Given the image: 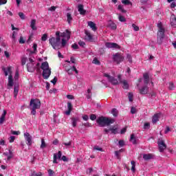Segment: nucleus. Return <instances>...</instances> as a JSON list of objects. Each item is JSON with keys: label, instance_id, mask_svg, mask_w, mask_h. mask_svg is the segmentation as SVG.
Segmentation results:
<instances>
[{"label": "nucleus", "instance_id": "obj_47", "mask_svg": "<svg viewBox=\"0 0 176 176\" xmlns=\"http://www.w3.org/2000/svg\"><path fill=\"white\" fill-rule=\"evenodd\" d=\"M67 108L68 110L72 111V103H71V102H67Z\"/></svg>", "mask_w": 176, "mask_h": 176}, {"label": "nucleus", "instance_id": "obj_57", "mask_svg": "<svg viewBox=\"0 0 176 176\" xmlns=\"http://www.w3.org/2000/svg\"><path fill=\"white\" fill-rule=\"evenodd\" d=\"M174 84L173 82H170L169 83V87H168V89L169 90H173L174 89Z\"/></svg>", "mask_w": 176, "mask_h": 176}, {"label": "nucleus", "instance_id": "obj_10", "mask_svg": "<svg viewBox=\"0 0 176 176\" xmlns=\"http://www.w3.org/2000/svg\"><path fill=\"white\" fill-rule=\"evenodd\" d=\"M25 140L27 142L26 144L29 146L32 145V136L30 135L28 132L24 133Z\"/></svg>", "mask_w": 176, "mask_h": 176}, {"label": "nucleus", "instance_id": "obj_64", "mask_svg": "<svg viewBox=\"0 0 176 176\" xmlns=\"http://www.w3.org/2000/svg\"><path fill=\"white\" fill-rule=\"evenodd\" d=\"M15 138H16L14 136H10V142H14Z\"/></svg>", "mask_w": 176, "mask_h": 176}, {"label": "nucleus", "instance_id": "obj_9", "mask_svg": "<svg viewBox=\"0 0 176 176\" xmlns=\"http://www.w3.org/2000/svg\"><path fill=\"white\" fill-rule=\"evenodd\" d=\"M3 71L4 72L5 76H8V75H9V74H10L8 77V80H13V76H12V74H12V68L11 67H8L7 69L3 67Z\"/></svg>", "mask_w": 176, "mask_h": 176}, {"label": "nucleus", "instance_id": "obj_51", "mask_svg": "<svg viewBox=\"0 0 176 176\" xmlns=\"http://www.w3.org/2000/svg\"><path fill=\"white\" fill-rule=\"evenodd\" d=\"M11 133L13 134V135H19L20 134V131H11Z\"/></svg>", "mask_w": 176, "mask_h": 176}, {"label": "nucleus", "instance_id": "obj_43", "mask_svg": "<svg viewBox=\"0 0 176 176\" xmlns=\"http://www.w3.org/2000/svg\"><path fill=\"white\" fill-rule=\"evenodd\" d=\"M126 58L129 63H133V58H131V55L127 54Z\"/></svg>", "mask_w": 176, "mask_h": 176}, {"label": "nucleus", "instance_id": "obj_61", "mask_svg": "<svg viewBox=\"0 0 176 176\" xmlns=\"http://www.w3.org/2000/svg\"><path fill=\"white\" fill-rule=\"evenodd\" d=\"M127 131V127H124L122 129H121L120 134H124Z\"/></svg>", "mask_w": 176, "mask_h": 176}, {"label": "nucleus", "instance_id": "obj_7", "mask_svg": "<svg viewBox=\"0 0 176 176\" xmlns=\"http://www.w3.org/2000/svg\"><path fill=\"white\" fill-rule=\"evenodd\" d=\"M103 76H104L105 78H107L109 82H110V83H111V85H119V80H118V79L115 78V77L111 76L109 74L104 73L103 74Z\"/></svg>", "mask_w": 176, "mask_h": 176}, {"label": "nucleus", "instance_id": "obj_29", "mask_svg": "<svg viewBox=\"0 0 176 176\" xmlns=\"http://www.w3.org/2000/svg\"><path fill=\"white\" fill-rule=\"evenodd\" d=\"M67 21L68 24H71V23H72V20H74V19L72 18V15H71V14L69 12H67Z\"/></svg>", "mask_w": 176, "mask_h": 176}, {"label": "nucleus", "instance_id": "obj_62", "mask_svg": "<svg viewBox=\"0 0 176 176\" xmlns=\"http://www.w3.org/2000/svg\"><path fill=\"white\" fill-rule=\"evenodd\" d=\"M82 119H83V120H85V122H87V120H89V116H87V115H84V116H82Z\"/></svg>", "mask_w": 176, "mask_h": 176}, {"label": "nucleus", "instance_id": "obj_25", "mask_svg": "<svg viewBox=\"0 0 176 176\" xmlns=\"http://www.w3.org/2000/svg\"><path fill=\"white\" fill-rule=\"evenodd\" d=\"M5 118H6V110H3V112L0 118V124H2L5 122Z\"/></svg>", "mask_w": 176, "mask_h": 176}, {"label": "nucleus", "instance_id": "obj_31", "mask_svg": "<svg viewBox=\"0 0 176 176\" xmlns=\"http://www.w3.org/2000/svg\"><path fill=\"white\" fill-rule=\"evenodd\" d=\"M130 142L133 144V145H135L137 144V140L135 139V136L134 134L131 135Z\"/></svg>", "mask_w": 176, "mask_h": 176}, {"label": "nucleus", "instance_id": "obj_4", "mask_svg": "<svg viewBox=\"0 0 176 176\" xmlns=\"http://www.w3.org/2000/svg\"><path fill=\"white\" fill-rule=\"evenodd\" d=\"M41 69H43V79H49L50 75H52V69L49 67V63L44 62L41 64Z\"/></svg>", "mask_w": 176, "mask_h": 176}, {"label": "nucleus", "instance_id": "obj_8", "mask_svg": "<svg viewBox=\"0 0 176 176\" xmlns=\"http://www.w3.org/2000/svg\"><path fill=\"white\" fill-rule=\"evenodd\" d=\"M157 144H158L160 152H161V153L164 152V149H166V148H167V145L164 142V140H163L162 139H159Z\"/></svg>", "mask_w": 176, "mask_h": 176}, {"label": "nucleus", "instance_id": "obj_20", "mask_svg": "<svg viewBox=\"0 0 176 176\" xmlns=\"http://www.w3.org/2000/svg\"><path fill=\"white\" fill-rule=\"evenodd\" d=\"M170 24L174 28H176V16L174 14H172L170 16Z\"/></svg>", "mask_w": 176, "mask_h": 176}, {"label": "nucleus", "instance_id": "obj_46", "mask_svg": "<svg viewBox=\"0 0 176 176\" xmlns=\"http://www.w3.org/2000/svg\"><path fill=\"white\" fill-rule=\"evenodd\" d=\"M118 9L122 12V13H126V10L123 9V7L121 5L118 6Z\"/></svg>", "mask_w": 176, "mask_h": 176}, {"label": "nucleus", "instance_id": "obj_39", "mask_svg": "<svg viewBox=\"0 0 176 176\" xmlns=\"http://www.w3.org/2000/svg\"><path fill=\"white\" fill-rule=\"evenodd\" d=\"M122 3H123L124 5H131V2L130 1V0H122Z\"/></svg>", "mask_w": 176, "mask_h": 176}, {"label": "nucleus", "instance_id": "obj_19", "mask_svg": "<svg viewBox=\"0 0 176 176\" xmlns=\"http://www.w3.org/2000/svg\"><path fill=\"white\" fill-rule=\"evenodd\" d=\"M36 20L35 19H32L30 22V27L33 31H36L38 30V28L36 26Z\"/></svg>", "mask_w": 176, "mask_h": 176}, {"label": "nucleus", "instance_id": "obj_37", "mask_svg": "<svg viewBox=\"0 0 176 176\" xmlns=\"http://www.w3.org/2000/svg\"><path fill=\"white\" fill-rule=\"evenodd\" d=\"M41 41H43V42H45V41H47V34H43L41 37Z\"/></svg>", "mask_w": 176, "mask_h": 176}, {"label": "nucleus", "instance_id": "obj_15", "mask_svg": "<svg viewBox=\"0 0 176 176\" xmlns=\"http://www.w3.org/2000/svg\"><path fill=\"white\" fill-rule=\"evenodd\" d=\"M3 155H4V156L7 157V161H6L7 162H8L12 159H13V157L14 156L13 155V152L12 151V150H9L8 152L3 153Z\"/></svg>", "mask_w": 176, "mask_h": 176}, {"label": "nucleus", "instance_id": "obj_13", "mask_svg": "<svg viewBox=\"0 0 176 176\" xmlns=\"http://www.w3.org/2000/svg\"><path fill=\"white\" fill-rule=\"evenodd\" d=\"M105 46L109 49H120V46L115 43H106Z\"/></svg>", "mask_w": 176, "mask_h": 176}, {"label": "nucleus", "instance_id": "obj_56", "mask_svg": "<svg viewBox=\"0 0 176 176\" xmlns=\"http://www.w3.org/2000/svg\"><path fill=\"white\" fill-rule=\"evenodd\" d=\"M90 119L91 120H96V119H97V116L95 114H91L90 116Z\"/></svg>", "mask_w": 176, "mask_h": 176}, {"label": "nucleus", "instance_id": "obj_42", "mask_svg": "<svg viewBox=\"0 0 176 176\" xmlns=\"http://www.w3.org/2000/svg\"><path fill=\"white\" fill-rule=\"evenodd\" d=\"M78 45L79 46H80L81 47H85V46H86V43H85V41H80L78 42Z\"/></svg>", "mask_w": 176, "mask_h": 176}, {"label": "nucleus", "instance_id": "obj_44", "mask_svg": "<svg viewBox=\"0 0 176 176\" xmlns=\"http://www.w3.org/2000/svg\"><path fill=\"white\" fill-rule=\"evenodd\" d=\"M93 64H96V65H100V63L97 58H94L93 60Z\"/></svg>", "mask_w": 176, "mask_h": 176}, {"label": "nucleus", "instance_id": "obj_1", "mask_svg": "<svg viewBox=\"0 0 176 176\" xmlns=\"http://www.w3.org/2000/svg\"><path fill=\"white\" fill-rule=\"evenodd\" d=\"M56 38L52 37L50 38V43L51 46H52L53 49H60V46L61 45V38H66L67 41L71 39V32L69 30H66L65 32L60 33V32H56Z\"/></svg>", "mask_w": 176, "mask_h": 176}, {"label": "nucleus", "instance_id": "obj_53", "mask_svg": "<svg viewBox=\"0 0 176 176\" xmlns=\"http://www.w3.org/2000/svg\"><path fill=\"white\" fill-rule=\"evenodd\" d=\"M8 86H9V87H12V86H13V80H8Z\"/></svg>", "mask_w": 176, "mask_h": 176}, {"label": "nucleus", "instance_id": "obj_59", "mask_svg": "<svg viewBox=\"0 0 176 176\" xmlns=\"http://www.w3.org/2000/svg\"><path fill=\"white\" fill-rule=\"evenodd\" d=\"M60 160H63V162H68V158H67L65 155H63Z\"/></svg>", "mask_w": 176, "mask_h": 176}, {"label": "nucleus", "instance_id": "obj_34", "mask_svg": "<svg viewBox=\"0 0 176 176\" xmlns=\"http://www.w3.org/2000/svg\"><path fill=\"white\" fill-rule=\"evenodd\" d=\"M17 94H19V89H17V87H14V98H16Z\"/></svg>", "mask_w": 176, "mask_h": 176}, {"label": "nucleus", "instance_id": "obj_50", "mask_svg": "<svg viewBox=\"0 0 176 176\" xmlns=\"http://www.w3.org/2000/svg\"><path fill=\"white\" fill-rule=\"evenodd\" d=\"M72 49H74V50H76V49H79V46L78 45V44L74 43L72 45Z\"/></svg>", "mask_w": 176, "mask_h": 176}, {"label": "nucleus", "instance_id": "obj_26", "mask_svg": "<svg viewBox=\"0 0 176 176\" xmlns=\"http://www.w3.org/2000/svg\"><path fill=\"white\" fill-rule=\"evenodd\" d=\"M78 12L80 14H86V10L83 9V6L82 5H78Z\"/></svg>", "mask_w": 176, "mask_h": 176}, {"label": "nucleus", "instance_id": "obj_49", "mask_svg": "<svg viewBox=\"0 0 176 176\" xmlns=\"http://www.w3.org/2000/svg\"><path fill=\"white\" fill-rule=\"evenodd\" d=\"M19 17L22 19L24 20L25 19V16L24 15V13L23 12H19Z\"/></svg>", "mask_w": 176, "mask_h": 176}, {"label": "nucleus", "instance_id": "obj_12", "mask_svg": "<svg viewBox=\"0 0 176 176\" xmlns=\"http://www.w3.org/2000/svg\"><path fill=\"white\" fill-rule=\"evenodd\" d=\"M61 156H63V153H61V151H58V153H54V160H53V163L54 164H57V163H58L57 162V159H58L59 160H61Z\"/></svg>", "mask_w": 176, "mask_h": 176}, {"label": "nucleus", "instance_id": "obj_45", "mask_svg": "<svg viewBox=\"0 0 176 176\" xmlns=\"http://www.w3.org/2000/svg\"><path fill=\"white\" fill-rule=\"evenodd\" d=\"M47 171L49 176H54V172L53 171V170L49 169Z\"/></svg>", "mask_w": 176, "mask_h": 176}, {"label": "nucleus", "instance_id": "obj_55", "mask_svg": "<svg viewBox=\"0 0 176 176\" xmlns=\"http://www.w3.org/2000/svg\"><path fill=\"white\" fill-rule=\"evenodd\" d=\"M72 144V142L69 141V142H63V145H65V146H71Z\"/></svg>", "mask_w": 176, "mask_h": 176}, {"label": "nucleus", "instance_id": "obj_11", "mask_svg": "<svg viewBox=\"0 0 176 176\" xmlns=\"http://www.w3.org/2000/svg\"><path fill=\"white\" fill-rule=\"evenodd\" d=\"M118 78L119 82L122 83L123 89H129V83L127 82V80H122V74H119L118 76Z\"/></svg>", "mask_w": 176, "mask_h": 176}, {"label": "nucleus", "instance_id": "obj_40", "mask_svg": "<svg viewBox=\"0 0 176 176\" xmlns=\"http://www.w3.org/2000/svg\"><path fill=\"white\" fill-rule=\"evenodd\" d=\"M132 28H133V30H135V31H140V27H138V25H136L134 24V23L132 24Z\"/></svg>", "mask_w": 176, "mask_h": 176}, {"label": "nucleus", "instance_id": "obj_32", "mask_svg": "<svg viewBox=\"0 0 176 176\" xmlns=\"http://www.w3.org/2000/svg\"><path fill=\"white\" fill-rule=\"evenodd\" d=\"M131 164L132 165L131 171L135 173V161H131Z\"/></svg>", "mask_w": 176, "mask_h": 176}, {"label": "nucleus", "instance_id": "obj_35", "mask_svg": "<svg viewBox=\"0 0 176 176\" xmlns=\"http://www.w3.org/2000/svg\"><path fill=\"white\" fill-rule=\"evenodd\" d=\"M111 113L113 115V116H118V109H113L112 111H111Z\"/></svg>", "mask_w": 176, "mask_h": 176}, {"label": "nucleus", "instance_id": "obj_18", "mask_svg": "<svg viewBox=\"0 0 176 176\" xmlns=\"http://www.w3.org/2000/svg\"><path fill=\"white\" fill-rule=\"evenodd\" d=\"M27 69L28 72H34V71H35V65H34L32 63H28Z\"/></svg>", "mask_w": 176, "mask_h": 176}, {"label": "nucleus", "instance_id": "obj_21", "mask_svg": "<svg viewBox=\"0 0 176 176\" xmlns=\"http://www.w3.org/2000/svg\"><path fill=\"white\" fill-rule=\"evenodd\" d=\"M108 28H111V30H113V31L115 30H116L117 26H116V23H113V21H110L107 25Z\"/></svg>", "mask_w": 176, "mask_h": 176}, {"label": "nucleus", "instance_id": "obj_2", "mask_svg": "<svg viewBox=\"0 0 176 176\" xmlns=\"http://www.w3.org/2000/svg\"><path fill=\"white\" fill-rule=\"evenodd\" d=\"M158 32L157 34V43L158 45H162L163 43V40L164 39V32L165 30L163 28V25L162 22L157 23Z\"/></svg>", "mask_w": 176, "mask_h": 176}, {"label": "nucleus", "instance_id": "obj_58", "mask_svg": "<svg viewBox=\"0 0 176 176\" xmlns=\"http://www.w3.org/2000/svg\"><path fill=\"white\" fill-rule=\"evenodd\" d=\"M57 77H54L52 80H51V82L53 83V85H56L57 83Z\"/></svg>", "mask_w": 176, "mask_h": 176}, {"label": "nucleus", "instance_id": "obj_24", "mask_svg": "<svg viewBox=\"0 0 176 176\" xmlns=\"http://www.w3.org/2000/svg\"><path fill=\"white\" fill-rule=\"evenodd\" d=\"M88 25L91 28L93 31H97V27L96 26V23H94L93 21H89Z\"/></svg>", "mask_w": 176, "mask_h": 176}, {"label": "nucleus", "instance_id": "obj_63", "mask_svg": "<svg viewBox=\"0 0 176 176\" xmlns=\"http://www.w3.org/2000/svg\"><path fill=\"white\" fill-rule=\"evenodd\" d=\"M38 47V45H36V43H34L33 45V50H34V52L33 53H35L36 52V48Z\"/></svg>", "mask_w": 176, "mask_h": 176}, {"label": "nucleus", "instance_id": "obj_38", "mask_svg": "<svg viewBox=\"0 0 176 176\" xmlns=\"http://www.w3.org/2000/svg\"><path fill=\"white\" fill-rule=\"evenodd\" d=\"M94 151H100V152H104L102 148L99 147L98 146H95L94 147Z\"/></svg>", "mask_w": 176, "mask_h": 176}, {"label": "nucleus", "instance_id": "obj_16", "mask_svg": "<svg viewBox=\"0 0 176 176\" xmlns=\"http://www.w3.org/2000/svg\"><path fill=\"white\" fill-rule=\"evenodd\" d=\"M160 113H155L152 118V123L153 124H156V123H157V122H159L160 119Z\"/></svg>", "mask_w": 176, "mask_h": 176}, {"label": "nucleus", "instance_id": "obj_30", "mask_svg": "<svg viewBox=\"0 0 176 176\" xmlns=\"http://www.w3.org/2000/svg\"><path fill=\"white\" fill-rule=\"evenodd\" d=\"M85 35H86V39L87 41H91L93 39V36H91V34H90V32L86 31Z\"/></svg>", "mask_w": 176, "mask_h": 176}, {"label": "nucleus", "instance_id": "obj_52", "mask_svg": "<svg viewBox=\"0 0 176 176\" xmlns=\"http://www.w3.org/2000/svg\"><path fill=\"white\" fill-rule=\"evenodd\" d=\"M128 97L130 102H133V94L129 93Z\"/></svg>", "mask_w": 176, "mask_h": 176}, {"label": "nucleus", "instance_id": "obj_48", "mask_svg": "<svg viewBox=\"0 0 176 176\" xmlns=\"http://www.w3.org/2000/svg\"><path fill=\"white\" fill-rule=\"evenodd\" d=\"M42 175V173L38 172V173H36V172H33L32 174V176H41Z\"/></svg>", "mask_w": 176, "mask_h": 176}, {"label": "nucleus", "instance_id": "obj_60", "mask_svg": "<svg viewBox=\"0 0 176 176\" xmlns=\"http://www.w3.org/2000/svg\"><path fill=\"white\" fill-rule=\"evenodd\" d=\"M118 144H119V145H120V146H124V140H120L119 142H118Z\"/></svg>", "mask_w": 176, "mask_h": 176}, {"label": "nucleus", "instance_id": "obj_54", "mask_svg": "<svg viewBox=\"0 0 176 176\" xmlns=\"http://www.w3.org/2000/svg\"><path fill=\"white\" fill-rule=\"evenodd\" d=\"M136 112H137V109L135 107H131V113L134 115V113H135Z\"/></svg>", "mask_w": 176, "mask_h": 176}, {"label": "nucleus", "instance_id": "obj_27", "mask_svg": "<svg viewBox=\"0 0 176 176\" xmlns=\"http://www.w3.org/2000/svg\"><path fill=\"white\" fill-rule=\"evenodd\" d=\"M143 159L144 160H151V159H153V155H152V154H144V155H143Z\"/></svg>", "mask_w": 176, "mask_h": 176}, {"label": "nucleus", "instance_id": "obj_14", "mask_svg": "<svg viewBox=\"0 0 176 176\" xmlns=\"http://www.w3.org/2000/svg\"><path fill=\"white\" fill-rule=\"evenodd\" d=\"M139 91L142 95L148 94V91H149V87H148V85H144L143 87L139 88Z\"/></svg>", "mask_w": 176, "mask_h": 176}, {"label": "nucleus", "instance_id": "obj_5", "mask_svg": "<svg viewBox=\"0 0 176 176\" xmlns=\"http://www.w3.org/2000/svg\"><path fill=\"white\" fill-rule=\"evenodd\" d=\"M30 109H32V115H36V109L41 108V100L39 99H31L30 100Z\"/></svg>", "mask_w": 176, "mask_h": 176}, {"label": "nucleus", "instance_id": "obj_23", "mask_svg": "<svg viewBox=\"0 0 176 176\" xmlns=\"http://www.w3.org/2000/svg\"><path fill=\"white\" fill-rule=\"evenodd\" d=\"M67 40H65V37H63V38H62L61 40V43H60V45L59 47H65V46H67V44L68 43V38H66Z\"/></svg>", "mask_w": 176, "mask_h": 176}, {"label": "nucleus", "instance_id": "obj_22", "mask_svg": "<svg viewBox=\"0 0 176 176\" xmlns=\"http://www.w3.org/2000/svg\"><path fill=\"white\" fill-rule=\"evenodd\" d=\"M143 78H144V83L146 86H148V83H149V74H148L147 73L144 74L143 75Z\"/></svg>", "mask_w": 176, "mask_h": 176}, {"label": "nucleus", "instance_id": "obj_6", "mask_svg": "<svg viewBox=\"0 0 176 176\" xmlns=\"http://www.w3.org/2000/svg\"><path fill=\"white\" fill-rule=\"evenodd\" d=\"M113 60L116 64H120L124 60V56L120 53H116L113 56Z\"/></svg>", "mask_w": 176, "mask_h": 176}, {"label": "nucleus", "instance_id": "obj_41", "mask_svg": "<svg viewBox=\"0 0 176 176\" xmlns=\"http://www.w3.org/2000/svg\"><path fill=\"white\" fill-rule=\"evenodd\" d=\"M109 130L111 131L112 134H116V133H118V129L110 128Z\"/></svg>", "mask_w": 176, "mask_h": 176}, {"label": "nucleus", "instance_id": "obj_3", "mask_svg": "<svg viewBox=\"0 0 176 176\" xmlns=\"http://www.w3.org/2000/svg\"><path fill=\"white\" fill-rule=\"evenodd\" d=\"M115 122L114 120L109 119L107 117L101 116L96 120V122L100 126V127H105V126H109Z\"/></svg>", "mask_w": 176, "mask_h": 176}, {"label": "nucleus", "instance_id": "obj_36", "mask_svg": "<svg viewBox=\"0 0 176 176\" xmlns=\"http://www.w3.org/2000/svg\"><path fill=\"white\" fill-rule=\"evenodd\" d=\"M119 21H121V23H124L126 21V18L122 15L118 16Z\"/></svg>", "mask_w": 176, "mask_h": 176}, {"label": "nucleus", "instance_id": "obj_28", "mask_svg": "<svg viewBox=\"0 0 176 176\" xmlns=\"http://www.w3.org/2000/svg\"><path fill=\"white\" fill-rule=\"evenodd\" d=\"M79 122V118H72V124L73 127H76V124Z\"/></svg>", "mask_w": 176, "mask_h": 176}, {"label": "nucleus", "instance_id": "obj_17", "mask_svg": "<svg viewBox=\"0 0 176 176\" xmlns=\"http://www.w3.org/2000/svg\"><path fill=\"white\" fill-rule=\"evenodd\" d=\"M66 71H67L68 75H72L74 74V72H76V74H79V71H78V69H76V67H75V65H74L72 67H71L70 69H68Z\"/></svg>", "mask_w": 176, "mask_h": 176}, {"label": "nucleus", "instance_id": "obj_33", "mask_svg": "<svg viewBox=\"0 0 176 176\" xmlns=\"http://www.w3.org/2000/svg\"><path fill=\"white\" fill-rule=\"evenodd\" d=\"M40 148L41 149H45V148H46V142H45V139H41V145Z\"/></svg>", "mask_w": 176, "mask_h": 176}]
</instances>
